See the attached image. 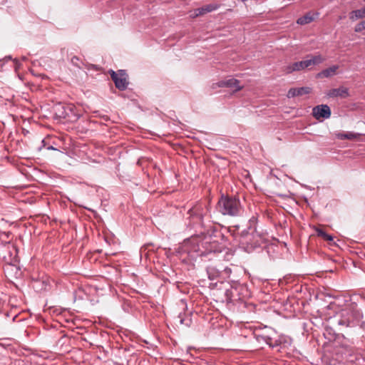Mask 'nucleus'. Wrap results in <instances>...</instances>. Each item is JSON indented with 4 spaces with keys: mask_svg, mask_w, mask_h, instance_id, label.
Wrapping results in <instances>:
<instances>
[{
    "mask_svg": "<svg viewBox=\"0 0 365 365\" xmlns=\"http://www.w3.org/2000/svg\"><path fill=\"white\" fill-rule=\"evenodd\" d=\"M111 78L115 83V87L120 90L124 91L127 88L128 81L127 79V74L125 71L119 70L118 72L110 70L109 71Z\"/></svg>",
    "mask_w": 365,
    "mask_h": 365,
    "instance_id": "nucleus-3",
    "label": "nucleus"
},
{
    "mask_svg": "<svg viewBox=\"0 0 365 365\" xmlns=\"http://www.w3.org/2000/svg\"><path fill=\"white\" fill-rule=\"evenodd\" d=\"M331 114V109L327 105L317 106L312 109V115L317 120L329 118Z\"/></svg>",
    "mask_w": 365,
    "mask_h": 365,
    "instance_id": "nucleus-4",
    "label": "nucleus"
},
{
    "mask_svg": "<svg viewBox=\"0 0 365 365\" xmlns=\"http://www.w3.org/2000/svg\"><path fill=\"white\" fill-rule=\"evenodd\" d=\"M218 211L224 215L238 216L242 212L240 200L235 197L222 195L217 203Z\"/></svg>",
    "mask_w": 365,
    "mask_h": 365,
    "instance_id": "nucleus-1",
    "label": "nucleus"
},
{
    "mask_svg": "<svg viewBox=\"0 0 365 365\" xmlns=\"http://www.w3.org/2000/svg\"><path fill=\"white\" fill-rule=\"evenodd\" d=\"M327 96L331 98L340 97L345 98L348 97L349 94L348 88L342 86L329 90L327 93Z\"/></svg>",
    "mask_w": 365,
    "mask_h": 365,
    "instance_id": "nucleus-6",
    "label": "nucleus"
},
{
    "mask_svg": "<svg viewBox=\"0 0 365 365\" xmlns=\"http://www.w3.org/2000/svg\"><path fill=\"white\" fill-rule=\"evenodd\" d=\"M218 86L232 88L235 91H240L244 87L242 85H240V83L238 80L233 78L220 81L218 83Z\"/></svg>",
    "mask_w": 365,
    "mask_h": 365,
    "instance_id": "nucleus-5",
    "label": "nucleus"
},
{
    "mask_svg": "<svg viewBox=\"0 0 365 365\" xmlns=\"http://www.w3.org/2000/svg\"><path fill=\"white\" fill-rule=\"evenodd\" d=\"M201 15H202V14H198V11H197V9L194 10L193 14H192L190 16L192 18H195V17L201 16Z\"/></svg>",
    "mask_w": 365,
    "mask_h": 365,
    "instance_id": "nucleus-19",
    "label": "nucleus"
},
{
    "mask_svg": "<svg viewBox=\"0 0 365 365\" xmlns=\"http://www.w3.org/2000/svg\"><path fill=\"white\" fill-rule=\"evenodd\" d=\"M48 149L54 150V148L53 146H50V147H48Z\"/></svg>",
    "mask_w": 365,
    "mask_h": 365,
    "instance_id": "nucleus-22",
    "label": "nucleus"
},
{
    "mask_svg": "<svg viewBox=\"0 0 365 365\" xmlns=\"http://www.w3.org/2000/svg\"><path fill=\"white\" fill-rule=\"evenodd\" d=\"M365 18V7L361 9L352 11L349 14V19L351 21H356L359 19Z\"/></svg>",
    "mask_w": 365,
    "mask_h": 365,
    "instance_id": "nucleus-13",
    "label": "nucleus"
},
{
    "mask_svg": "<svg viewBox=\"0 0 365 365\" xmlns=\"http://www.w3.org/2000/svg\"><path fill=\"white\" fill-rule=\"evenodd\" d=\"M349 315L348 311H343L341 313V319L337 320V324L341 326L349 327L351 324L349 318L346 317Z\"/></svg>",
    "mask_w": 365,
    "mask_h": 365,
    "instance_id": "nucleus-14",
    "label": "nucleus"
},
{
    "mask_svg": "<svg viewBox=\"0 0 365 365\" xmlns=\"http://www.w3.org/2000/svg\"><path fill=\"white\" fill-rule=\"evenodd\" d=\"M324 61L321 55L312 56L310 58L304 60L306 68L320 64Z\"/></svg>",
    "mask_w": 365,
    "mask_h": 365,
    "instance_id": "nucleus-9",
    "label": "nucleus"
},
{
    "mask_svg": "<svg viewBox=\"0 0 365 365\" xmlns=\"http://www.w3.org/2000/svg\"><path fill=\"white\" fill-rule=\"evenodd\" d=\"M204 207L202 205H195L191 207L187 212V220H189L188 225L194 227L199 225L201 227L204 226L203 216L205 215Z\"/></svg>",
    "mask_w": 365,
    "mask_h": 365,
    "instance_id": "nucleus-2",
    "label": "nucleus"
},
{
    "mask_svg": "<svg viewBox=\"0 0 365 365\" xmlns=\"http://www.w3.org/2000/svg\"><path fill=\"white\" fill-rule=\"evenodd\" d=\"M316 232L318 236L322 237L324 240L332 242L333 241V237L331 235H328L323 230L317 228Z\"/></svg>",
    "mask_w": 365,
    "mask_h": 365,
    "instance_id": "nucleus-17",
    "label": "nucleus"
},
{
    "mask_svg": "<svg viewBox=\"0 0 365 365\" xmlns=\"http://www.w3.org/2000/svg\"><path fill=\"white\" fill-rule=\"evenodd\" d=\"M265 342L269 344L272 347H277L278 346L284 344V347L286 346L285 344H287L290 345L291 344V339H285L284 337H280L279 339L275 340L274 342L272 341V339L270 337H267L265 339Z\"/></svg>",
    "mask_w": 365,
    "mask_h": 365,
    "instance_id": "nucleus-8",
    "label": "nucleus"
},
{
    "mask_svg": "<svg viewBox=\"0 0 365 365\" xmlns=\"http://www.w3.org/2000/svg\"><path fill=\"white\" fill-rule=\"evenodd\" d=\"M66 113L64 111H63V112H61V113L59 114V116H60V117H65V116H66Z\"/></svg>",
    "mask_w": 365,
    "mask_h": 365,
    "instance_id": "nucleus-20",
    "label": "nucleus"
},
{
    "mask_svg": "<svg viewBox=\"0 0 365 365\" xmlns=\"http://www.w3.org/2000/svg\"><path fill=\"white\" fill-rule=\"evenodd\" d=\"M339 68L338 66H333L327 69L323 70L318 73L319 77L328 78L336 74V70Z\"/></svg>",
    "mask_w": 365,
    "mask_h": 365,
    "instance_id": "nucleus-12",
    "label": "nucleus"
},
{
    "mask_svg": "<svg viewBox=\"0 0 365 365\" xmlns=\"http://www.w3.org/2000/svg\"><path fill=\"white\" fill-rule=\"evenodd\" d=\"M363 29H365V21H362L356 25L354 28L355 32H361Z\"/></svg>",
    "mask_w": 365,
    "mask_h": 365,
    "instance_id": "nucleus-18",
    "label": "nucleus"
},
{
    "mask_svg": "<svg viewBox=\"0 0 365 365\" xmlns=\"http://www.w3.org/2000/svg\"><path fill=\"white\" fill-rule=\"evenodd\" d=\"M311 91L312 89L309 87L292 88L289 90L287 97L290 98L295 96H303L309 93Z\"/></svg>",
    "mask_w": 365,
    "mask_h": 365,
    "instance_id": "nucleus-7",
    "label": "nucleus"
},
{
    "mask_svg": "<svg viewBox=\"0 0 365 365\" xmlns=\"http://www.w3.org/2000/svg\"><path fill=\"white\" fill-rule=\"evenodd\" d=\"M364 1H365V0H364Z\"/></svg>",
    "mask_w": 365,
    "mask_h": 365,
    "instance_id": "nucleus-23",
    "label": "nucleus"
},
{
    "mask_svg": "<svg viewBox=\"0 0 365 365\" xmlns=\"http://www.w3.org/2000/svg\"><path fill=\"white\" fill-rule=\"evenodd\" d=\"M304 61L295 62V63L287 66L286 71H287V73H290L293 71L303 70V69L306 68L305 64H304Z\"/></svg>",
    "mask_w": 365,
    "mask_h": 365,
    "instance_id": "nucleus-10",
    "label": "nucleus"
},
{
    "mask_svg": "<svg viewBox=\"0 0 365 365\" xmlns=\"http://www.w3.org/2000/svg\"><path fill=\"white\" fill-rule=\"evenodd\" d=\"M2 235H6L7 237H9V233H6V232L2 233Z\"/></svg>",
    "mask_w": 365,
    "mask_h": 365,
    "instance_id": "nucleus-21",
    "label": "nucleus"
},
{
    "mask_svg": "<svg viewBox=\"0 0 365 365\" xmlns=\"http://www.w3.org/2000/svg\"><path fill=\"white\" fill-rule=\"evenodd\" d=\"M359 135L352 133V132H347V133H339L336 134V136L338 139L340 140H354L356 139Z\"/></svg>",
    "mask_w": 365,
    "mask_h": 365,
    "instance_id": "nucleus-15",
    "label": "nucleus"
},
{
    "mask_svg": "<svg viewBox=\"0 0 365 365\" xmlns=\"http://www.w3.org/2000/svg\"><path fill=\"white\" fill-rule=\"evenodd\" d=\"M314 18L310 15L309 14H307L300 18H299L297 21V23L300 25H304L311 23L313 21Z\"/></svg>",
    "mask_w": 365,
    "mask_h": 365,
    "instance_id": "nucleus-16",
    "label": "nucleus"
},
{
    "mask_svg": "<svg viewBox=\"0 0 365 365\" xmlns=\"http://www.w3.org/2000/svg\"><path fill=\"white\" fill-rule=\"evenodd\" d=\"M220 6L217 4H210L197 9L198 14L202 15L217 10Z\"/></svg>",
    "mask_w": 365,
    "mask_h": 365,
    "instance_id": "nucleus-11",
    "label": "nucleus"
}]
</instances>
